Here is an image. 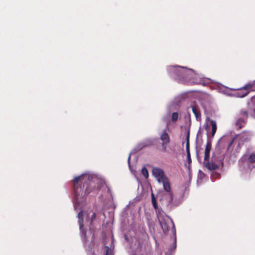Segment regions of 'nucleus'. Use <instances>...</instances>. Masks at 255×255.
Segmentation results:
<instances>
[{
	"instance_id": "obj_1",
	"label": "nucleus",
	"mask_w": 255,
	"mask_h": 255,
	"mask_svg": "<svg viewBox=\"0 0 255 255\" xmlns=\"http://www.w3.org/2000/svg\"><path fill=\"white\" fill-rule=\"evenodd\" d=\"M92 177L88 174H83L75 177L73 180L75 199L77 202L87 196L91 192Z\"/></svg>"
},
{
	"instance_id": "obj_2",
	"label": "nucleus",
	"mask_w": 255,
	"mask_h": 255,
	"mask_svg": "<svg viewBox=\"0 0 255 255\" xmlns=\"http://www.w3.org/2000/svg\"><path fill=\"white\" fill-rule=\"evenodd\" d=\"M152 174L159 183H162L165 191H169L170 189V182L167 176L165 175L164 171L158 167H154L152 169Z\"/></svg>"
},
{
	"instance_id": "obj_3",
	"label": "nucleus",
	"mask_w": 255,
	"mask_h": 255,
	"mask_svg": "<svg viewBox=\"0 0 255 255\" xmlns=\"http://www.w3.org/2000/svg\"><path fill=\"white\" fill-rule=\"evenodd\" d=\"M211 146V143L208 141L205 147L204 161L202 162L203 166L211 171L215 170L219 167V166L217 164L213 163V161H209Z\"/></svg>"
},
{
	"instance_id": "obj_4",
	"label": "nucleus",
	"mask_w": 255,
	"mask_h": 255,
	"mask_svg": "<svg viewBox=\"0 0 255 255\" xmlns=\"http://www.w3.org/2000/svg\"><path fill=\"white\" fill-rule=\"evenodd\" d=\"M237 138H239V142L237 147L238 149H240L244 143L249 142L251 140V134L249 132L244 131L241 134L236 135L229 143L227 150L230 148L235 139Z\"/></svg>"
},
{
	"instance_id": "obj_5",
	"label": "nucleus",
	"mask_w": 255,
	"mask_h": 255,
	"mask_svg": "<svg viewBox=\"0 0 255 255\" xmlns=\"http://www.w3.org/2000/svg\"><path fill=\"white\" fill-rule=\"evenodd\" d=\"M178 68L174 70L176 74L175 78L178 80H185L189 77L192 70L184 67H177Z\"/></svg>"
},
{
	"instance_id": "obj_6",
	"label": "nucleus",
	"mask_w": 255,
	"mask_h": 255,
	"mask_svg": "<svg viewBox=\"0 0 255 255\" xmlns=\"http://www.w3.org/2000/svg\"><path fill=\"white\" fill-rule=\"evenodd\" d=\"M158 220L160 226L165 233L168 232L170 226H174L172 220L168 217H165L163 218L160 216L158 217Z\"/></svg>"
},
{
	"instance_id": "obj_7",
	"label": "nucleus",
	"mask_w": 255,
	"mask_h": 255,
	"mask_svg": "<svg viewBox=\"0 0 255 255\" xmlns=\"http://www.w3.org/2000/svg\"><path fill=\"white\" fill-rule=\"evenodd\" d=\"M160 139L162 141V148L163 151H166V146L170 142V137L168 134L164 130L160 135Z\"/></svg>"
},
{
	"instance_id": "obj_8",
	"label": "nucleus",
	"mask_w": 255,
	"mask_h": 255,
	"mask_svg": "<svg viewBox=\"0 0 255 255\" xmlns=\"http://www.w3.org/2000/svg\"><path fill=\"white\" fill-rule=\"evenodd\" d=\"M189 135H190V130H188L187 135L186 137V149L187 151V160L189 164H191L192 160L190 153V148H189Z\"/></svg>"
},
{
	"instance_id": "obj_9",
	"label": "nucleus",
	"mask_w": 255,
	"mask_h": 255,
	"mask_svg": "<svg viewBox=\"0 0 255 255\" xmlns=\"http://www.w3.org/2000/svg\"><path fill=\"white\" fill-rule=\"evenodd\" d=\"M255 81L253 83H249L245 86L243 89L246 90V93L243 94L242 95H240V97L241 98H243L246 96L249 93L250 91H254L255 90Z\"/></svg>"
},
{
	"instance_id": "obj_10",
	"label": "nucleus",
	"mask_w": 255,
	"mask_h": 255,
	"mask_svg": "<svg viewBox=\"0 0 255 255\" xmlns=\"http://www.w3.org/2000/svg\"><path fill=\"white\" fill-rule=\"evenodd\" d=\"M96 217V213L92 210L88 211L87 214L86 220L87 222L89 223L90 225H92Z\"/></svg>"
},
{
	"instance_id": "obj_11",
	"label": "nucleus",
	"mask_w": 255,
	"mask_h": 255,
	"mask_svg": "<svg viewBox=\"0 0 255 255\" xmlns=\"http://www.w3.org/2000/svg\"><path fill=\"white\" fill-rule=\"evenodd\" d=\"M191 108L196 120L197 121L200 122L201 121V115L200 111L198 109L196 106H191Z\"/></svg>"
},
{
	"instance_id": "obj_12",
	"label": "nucleus",
	"mask_w": 255,
	"mask_h": 255,
	"mask_svg": "<svg viewBox=\"0 0 255 255\" xmlns=\"http://www.w3.org/2000/svg\"><path fill=\"white\" fill-rule=\"evenodd\" d=\"M167 193L165 194V199L168 204L172 202L173 200V194L171 191V184H170V189L169 191H165Z\"/></svg>"
},
{
	"instance_id": "obj_13",
	"label": "nucleus",
	"mask_w": 255,
	"mask_h": 255,
	"mask_svg": "<svg viewBox=\"0 0 255 255\" xmlns=\"http://www.w3.org/2000/svg\"><path fill=\"white\" fill-rule=\"evenodd\" d=\"M78 223L79 224L80 228L81 229L84 226L83 224V211H81L78 215Z\"/></svg>"
},
{
	"instance_id": "obj_14",
	"label": "nucleus",
	"mask_w": 255,
	"mask_h": 255,
	"mask_svg": "<svg viewBox=\"0 0 255 255\" xmlns=\"http://www.w3.org/2000/svg\"><path fill=\"white\" fill-rule=\"evenodd\" d=\"M245 123V120L243 118H240L238 119L236 123V125L238 127V129H240L243 127V124Z\"/></svg>"
},
{
	"instance_id": "obj_15",
	"label": "nucleus",
	"mask_w": 255,
	"mask_h": 255,
	"mask_svg": "<svg viewBox=\"0 0 255 255\" xmlns=\"http://www.w3.org/2000/svg\"><path fill=\"white\" fill-rule=\"evenodd\" d=\"M211 124L212 126V136L213 137L217 130V125L216 122L213 120L211 121Z\"/></svg>"
},
{
	"instance_id": "obj_16",
	"label": "nucleus",
	"mask_w": 255,
	"mask_h": 255,
	"mask_svg": "<svg viewBox=\"0 0 255 255\" xmlns=\"http://www.w3.org/2000/svg\"><path fill=\"white\" fill-rule=\"evenodd\" d=\"M147 224L148 226L149 229L150 230H151V229L154 228V222L152 220H150V219H149L148 218H147Z\"/></svg>"
},
{
	"instance_id": "obj_17",
	"label": "nucleus",
	"mask_w": 255,
	"mask_h": 255,
	"mask_svg": "<svg viewBox=\"0 0 255 255\" xmlns=\"http://www.w3.org/2000/svg\"><path fill=\"white\" fill-rule=\"evenodd\" d=\"M151 202L153 207L154 208V209H156L157 208V204L155 198V197L154 196V194L153 193L151 194Z\"/></svg>"
},
{
	"instance_id": "obj_18",
	"label": "nucleus",
	"mask_w": 255,
	"mask_h": 255,
	"mask_svg": "<svg viewBox=\"0 0 255 255\" xmlns=\"http://www.w3.org/2000/svg\"><path fill=\"white\" fill-rule=\"evenodd\" d=\"M178 114L177 112H174L172 114L171 120L172 122H175L177 121L178 118Z\"/></svg>"
},
{
	"instance_id": "obj_19",
	"label": "nucleus",
	"mask_w": 255,
	"mask_h": 255,
	"mask_svg": "<svg viewBox=\"0 0 255 255\" xmlns=\"http://www.w3.org/2000/svg\"><path fill=\"white\" fill-rule=\"evenodd\" d=\"M141 173L142 174V175L146 178H148V170L147 169H146V167H143L142 168V170H141Z\"/></svg>"
},
{
	"instance_id": "obj_20",
	"label": "nucleus",
	"mask_w": 255,
	"mask_h": 255,
	"mask_svg": "<svg viewBox=\"0 0 255 255\" xmlns=\"http://www.w3.org/2000/svg\"><path fill=\"white\" fill-rule=\"evenodd\" d=\"M248 160L251 163H254L255 162V154L252 153L250 155L248 158Z\"/></svg>"
},
{
	"instance_id": "obj_21",
	"label": "nucleus",
	"mask_w": 255,
	"mask_h": 255,
	"mask_svg": "<svg viewBox=\"0 0 255 255\" xmlns=\"http://www.w3.org/2000/svg\"><path fill=\"white\" fill-rule=\"evenodd\" d=\"M240 116L243 117H248V112L246 111H241L240 112Z\"/></svg>"
},
{
	"instance_id": "obj_22",
	"label": "nucleus",
	"mask_w": 255,
	"mask_h": 255,
	"mask_svg": "<svg viewBox=\"0 0 255 255\" xmlns=\"http://www.w3.org/2000/svg\"><path fill=\"white\" fill-rule=\"evenodd\" d=\"M224 158L223 157H220V158L218 159V160L220 161L222 167L224 165V162H223Z\"/></svg>"
},
{
	"instance_id": "obj_23",
	"label": "nucleus",
	"mask_w": 255,
	"mask_h": 255,
	"mask_svg": "<svg viewBox=\"0 0 255 255\" xmlns=\"http://www.w3.org/2000/svg\"><path fill=\"white\" fill-rule=\"evenodd\" d=\"M106 255H109V252L110 251V249L108 247H106Z\"/></svg>"
},
{
	"instance_id": "obj_24",
	"label": "nucleus",
	"mask_w": 255,
	"mask_h": 255,
	"mask_svg": "<svg viewBox=\"0 0 255 255\" xmlns=\"http://www.w3.org/2000/svg\"><path fill=\"white\" fill-rule=\"evenodd\" d=\"M130 155H129V157H128V163L129 164V160H130Z\"/></svg>"
},
{
	"instance_id": "obj_25",
	"label": "nucleus",
	"mask_w": 255,
	"mask_h": 255,
	"mask_svg": "<svg viewBox=\"0 0 255 255\" xmlns=\"http://www.w3.org/2000/svg\"><path fill=\"white\" fill-rule=\"evenodd\" d=\"M212 160H214V161H216V159H215L213 157V158H212Z\"/></svg>"
},
{
	"instance_id": "obj_26",
	"label": "nucleus",
	"mask_w": 255,
	"mask_h": 255,
	"mask_svg": "<svg viewBox=\"0 0 255 255\" xmlns=\"http://www.w3.org/2000/svg\"><path fill=\"white\" fill-rule=\"evenodd\" d=\"M206 129H208V126L207 125V127L206 128Z\"/></svg>"
}]
</instances>
